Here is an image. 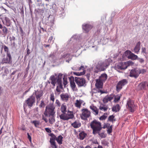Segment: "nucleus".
<instances>
[{
    "label": "nucleus",
    "instance_id": "obj_11",
    "mask_svg": "<svg viewBox=\"0 0 148 148\" xmlns=\"http://www.w3.org/2000/svg\"><path fill=\"white\" fill-rule=\"evenodd\" d=\"M34 94L36 98L37 103H38L40 101L41 97H42L43 95V91L42 90H38L35 91V92L33 93L32 95H34Z\"/></svg>",
    "mask_w": 148,
    "mask_h": 148
},
{
    "label": "nucleus",
    "instance_id": "obj_20",
    "mask_svg": "<svg viewBox=\"0 0 148 148\" xmlns=\"http://www.w3.org/2000/svg\"><path fill=\"white\" fill-rule=\"evenodd\" d=\"M90 108L92 110L94 114L96 115L98 114L99 110L96 106L92 105L90 106Z\"/></svg>",
    "mask_w": 148,
    "mask_h": 148
},
{
    "label": "nucleus",
    "instance_id": "obj_47",
    "mask_svg": "<svg viewBox=\"0 0 148 148\" xmlns=\"http://www.w3.org/2000/svg\"><path fill=\"white\" fill-rule=\"evenodd\" d=\"M115 69H122L121 63L119 64L116 65L115 66Z\"/></svg>",
    "mask_w": 148,
    "mask_h": 148
},
{
    "label": "nucleus",
    "instance_id": "obj_18",
    "mask_svg": "<svg viewBox=\"0 0 148 148\" xmlns=\"http://www.w3.org/2000/svg\"><path fill=\"white\" fill-rule=\"evenodd\" d=\"M49 136H51L50 140V143H52V144L53 145L54 144V142H55V140H56V136L53 133H50L49 134Z\"/></svg>",
    "mask_w": 148,
    "mask_h": 148
},
{
    "label": "nucleus",
    "instance_id": "obj_14",
    "mask_svg": "<svg viewBox=\"0 0 148 148\" xmlns=\"http://www.w3.org/2000/svg\"><path fill=\"white\" fill-rule=\"evenodd\" d=\"M92 27V25L88 24H85L82 25L83 29L86 32H88Z\"/></svg>",
    "mask_w": 148,
    "mask_h": 148
},
{
    "label": "nucleus",
    "instance_id": "obj_26",
    "mask_svg": "<svg viewBox=\"0 0 148 148\" xmlns=\"http://www.w3.org/2000/svg\"><path fill=\"white\" fill-rule=\"evenodd\" d=\"M87 134L84 131H82L79 134V138L80 140H83L87 136Z\"/></svg>",
    "mask_w": 148,
    "mask_h": 148
},
{
    "label": "nucleus",
    "instance_id": "obj_38",
    "mask_svg": "<svg viewBox=\"0 0 148 148\" xmlns=\"http://www.w3.org/2000/svg\"><path fill=\"white\" fill-rule=\"evenodd\" d=\"M100 131H99L98 133H97V134H98L99 136L102 138H105L106 137V133L105 132L103 131L101 132H100Z\"/></svg>",
    "mask_w": 148,
    "mask_h": 148
},
{
    "label": "nucleus",
    "instance_id": "obj_9",
    "mask_svg": "<svg viewBox=\"0 0 148 148\" xmlns=\"http://www.w3.org/2000/svg\"><path fill=\"white\" fill-rule=\"evenodd\" d=\"M127 83V79H124L118 82L116 86V90L119 92L122 88V87L126 85Z\"/></svg>",
    "mask_w": 148,
    "mask_h": 148
},
{
    "label": "nucleus",
    "instance_id": "obj_55",
    "mask_svg": "<svg viewBox=\"0 0 148 148\" xmlns=\"http://www.w3.org/2000/svg\"><path fill=\"white\" fill-rule=\"evenodd\" d=\"M42 119L44 120L46 123H47L48 122V120L43 115L42 116Z\"/></svg>",
    "mask_w": 148,
    "mask_h": 148
},
{
    "label": "nucleus",
    "instance_id": "obj_13",
    "mask_svg": "<svg viewBox=\"0 0 148 148\" xmlns=\"http://www.w3.org/2000/svg\"><path fill=\"white\" fill-rule=\"evenodd\" d=\"M125 55L129 58L132 60H136L138 58V56L137 55L132 53L129 50H127L125 51Z\"/></svg>",
    "mask_w": 148,
    "mask_h": 148
},
{
    "label": "nucleus",
    "instance_id": "obj_53",
    "mask_svg": "<svg viewBox=\"0 0 148 148\" xmlns=\"http://www.w3.org/2000/svg\"><path fill=\"white\" fill-rule=\"evenodd\" d=\"M53 37L52 36H51L49 38L48 41V42L49 43H50L51 42V40L53 39Z\"/></svg>",
    "mask_w": 148,
    "mask_h": 148
},
{
    "label": "nucleus",
    "instance_id": "obj_62",
    "mask_svg": "<svg viewBox=\"0 0 148 148\" xmlns=\"http://www.w3.org/2000/svg\"><path fill=\"white\" fill-rule=\"evenodd\" d=\"M139 61L141 63H142V62H143L144 61V60L143 59H142V58H139Z\"/></svg>",
    "mask_w": 148,
    "mask_h": 148
},
{
    "label": "nucleus",
    "instance_id": "obj_48",
    "mask_svg": "<svg viewBox=\"0 0 148 148\" xmlns=\"http://www.w3.org/2000/svg\"><path fill=\"white\" fill-rule=\"evenodd\" d=\"M2 47L4 48L5 51L7 52V53H9L8 52V48L7 47L4 45H2Z\"/></svg>",
    "mask_w": 148,
    "mask_h": 148
},
{
    "label": "nucleus",
    "instance_id": "obj_16",
    "mask_svg": "<svg viewBox=\"0 0 148 148\" xmlns=\"http://www.w3.org/2000/svg\"><path fill=\"white\" fill-rule=\"evenodd\" d=\"M61 99L64 101H67L70 98V95L67 93H62L60 95Z\"/></svg>",
    "mask_w": 148,
    "mask_h": 148
},
{
    "label": "nucleus",
    "instance_id": "obj_23",
    "mask_svg": "<svg viewBox=\"0 0 148 148\" xmlns=\"http://www.w3.org/2000/svg\"><path fill=\"white\" fill-rule=\"evenodd\" d=\"M108 108V106L104 104H101L99 107V109L104 112L107 111Z\"/></svg>",
    "mask_w": 148,
    "mask_h": 148
},
{
    "label": "nucleus",
    "instance_id": "obj_19",
    "mask_svg": "<svg viewBox=\"0 0 148 148\" xmlns=\"http://www.w3.org/2000/svg\"><path fill=\"white\" fill-rule=\"evenodd\" d=\"M140 42H138L137 43L136 46L134 49V51L135 53H138L139 52L140 48Z\"/></svg>",
    "mask_w": 148,
    "mask_h": 148
},
{
    "label": "nucleus",
    "instance_id": "obj_57",
    "mask_svg": "<svg viewBox=\"0 0 148 148\" xmlns=\"http://www.w3.org/2000/svg\"><path fill=\"white\" fill-rule=\"evenodd\" d=\"M45 130L48 133H51V130L49 128H45Z\"/></svg>",
    "mask_w": 148,
    "mask_h": 148
},
{
    "label": "nucleus",
    "instance_id": "obj_52",
    "mask_svg": "<svg viewBox=\"0 0 148 148\" xmlns=\"http://www.w3.org/2000/svg\"><path fill=\"white\" fill-rule=\"evenodd\" d=\"M56 103L58 107H60V103L59 101L57 99L56 100Z\"/></svg>",
    "mask_w": 148,
    "mask_h": 148
},
{
    "label": "nucleus",
    "instance_id": "obj_50",
    "mask_svg": "<svg viewBox=\"0 0 148 148\" xmlns=\"http://www.w3.org/2000/svg\"><path fill=\"white\" fill-rule=\"evenodd\" d=\"M126 63L128 66L130 65H132L134 64L133 62L131 61H129L126 62Z\"/></svg>",
    "mask_w": 148,
    "mask_h": 148
},
{
    "label": "nucleus",
    "instance_id": "obj_56",
    "mask_svg": "<svg viewBox=\"0 0 148 148\" xmlns=\"http://www.w3.org/2000/svg\"><path fill=\"white\" fill-rule=\"evenodd\" d=\"M61 89L59 88V86H57L56 90L57 92H61Z\"/></svg>",
    "mask_w": 148,
    "mask_h": 148
},
{
    "label": "nucleus",
    "instance_id": "obj_33",
    "mask_svg": "<svg viewBox=\"0 0 148 148\" xmlns=\"http://www.w3.org/2000/svg\"><path fill=\"white\" fill-rule=\"evenodd\" d=\"M70 86L72 90H76L77 88L76 87V85L74 80H70Z\"/></svg>",
    "mask_w": 148,
    "mask_h": 148
},
{
    "label": "nucleus",
    "instance_id": "obj_45",
    "mask_svg": "<svg viewBox=\"0 0 148 148\" xmlns=\"http://www.w3.org/2000/svg\"><path fill=\"white\" fill-rule=\"evenodd\" d=\"M107 129H108L107 130V133L110 134L112 132V125L110 126V127Z\"/></svg>",
    "mask_w": 148,
    "mask_h": 148
},
{
    "label": "nucleus",
    "instance_id": "obj_12",
    "mask_svg": "<svg viewBox=\"0 0 148 148\" xmlns=\"http://www.w3.org/2000/svg\"><path fill=\"white\" fill-rule=\"evenodd\" d=\"M140 73V70L136 69H134L131 71L130 76L136 78L138 77Z\"/></svg>",
    "mask_w": 148,
    "mask_h": 148
},
{
    "label": "nucleus",
    "instance_id": "obj_58",
    "mask_svg": "<svg viewBox=\"0 0 148 148\" xmlns=\"http://www.w3.org/2000/svg\"><path fill=\"white\" fill-rule=\"evenodd\" d=\"M27 135L28 138L29 139V140L31 141V137L29 135V134L28 133H27Z\"/></svg>",
    "mask_w": 148,
    "mask_h": 148
},
{
    "label": "nucleus",
    "instance_id": "obj_28",
    "mask_svg": "<svg viewBox=\"0 0 148 148\" xmlns=\"http://www.w3.org/2000/svg\"><path fill=\"white\" fill-rule=\"evenodd\" d=\"M82 103V100H77L76 102L75 103V107L80 108L81 107V104Z\"/></svg>",
    "mask_w": 148,
    "mask_h": 148
},
{
    "label": "nucleus",
    "instance_id": "obj_25",
    "mask_svg": "<svg viewBox=\"0 0 148 148\" xmlns=\"http://www.w3.org/2000/svg\"><path fill=\"white\" fill-rule=\"evenodd\" d=\"M66 115L68 118L67 120L70 119H72L74 117V115L72 112L68 111L67 113H66Z\"/></svg>",
    "mask_w": 148,
    "mask_h": 148
},
{
    "label": "nucleus",
    "instance_id": "obj_36",
    "mask_svg": "<svg viewBox=\"0 0 148 148\" xmlns=\"http://www.w3.org/2000/svg\"><path fill=\"white\" fill-rule=\"evenodd\" d=\"M49 117V123L51 124H52L55 121V115L51 116Z\"/></svg>",
    "mask_w": 148,
    "mask_h": 148
},
{
    "label": "nucleus",
    "instance_id": "obj_32",
    "mask_svg": "<svg viewBox=\"0 0 148 148\" xmlns=\"http://www.w3.org/2000/svg\"><path fill=\"white\" fill-rule=\"evenodd\" d=\"M66 116V113H63L60 115L59 117L61 119L63 120H67L68 118H67Z\"/></svg>",
    "mask_w": 148,
    "mask_h": 148
},
{
    "label": "nucleus",
    "instance_id": "obj_43",
    "mask_svg": "<svg viewBox=\"0 0 148 148\" xmlns=\"http://www.w3.org/2000/svg\"><path fill=\"white\" fill-rule=\"evenodd\" d=\"M5 20L6 21V24H5L6 26L9 27L10 26L11 23L10 20L7 18H5Z\"/></svg>",
    "mask_w": 148,
    "mask_h": 148
},
{
    "label": "nucleus",
    "instance_id": "obj_6",
    "mask_svg": "<svg viewBox=\"0 0 148 148\" xmlns=\"http://www.w3.org/2000/svg\"><path fill=\"white\" fill-rule=\"evenodd\" d=\"M82 114L80 117L82 119L85 120L90 116L91 112L86 108H84L81 110Z\"/></svg>",
    "mask_w": 148,
    "mask_h": 148
},
{
    "label": "nucleus",
    "instance_id": "obj_35",
    "mask_svg": "<svg viewBox=\"0 0 148 148\" xmlns=\"http://www.w3.org/2000/svg\"><path fill=\"white\" fill-rule=\"evenodd\" d=\"M66 107L64 104H62L61 107V112L62 113L66 112Z\"/></svg>",
    "mask_w": 148,
    "mask_h": 148
},
{
    "label": "nucleus",
    "instance_id": "obj_63",
    "mask_svg": "<svg viewBox=\"0 0 148 148\" xmlns=\"http://www.w3.org/2000/svg\"><path fill=\"white\" fill-rule=\"evenodd\" d=\"M50 46V45L49 44L47 45H45V44L44 45V46L46 47H49Z\"/></svg>",
    "mask_w": 148,
    "mask_h": 148
},
{
    "label": "nucleus",
    "instance_id": "obj_37",
    "mask_svg": "<svg viewBox=\"0 0 148 148\" xmlns=\"http://www.w3.org/2000/svg\"><path fill=\"white\" fill-rule=\"evenodd\" d=\"M114 116L113 115L110 116L108 119V121H109L113 123L114 121H115V119H114Z\"/></svg>",
    "mask_w": 148,
    "mask_h": 148
},
{
    "label": "nucleus",
    "instance_id": "obj_40",
    "mask_svg": "<svg viewBox=\"0 0 148 148\" xmlns=\"http://www.w3.org/2000/svg\"><path fill=\"white\" fill-rule=\"evenodd\" d=\"M85 73V71H84L82 72H74L73 74L74 75L77 76H80L84 75Z\"/></svg>",
    "mask_w": 148,
    "mask_h": 148
},
{
    "label": "nucleus",
    "instance_id": "obj_42",
    "mask_svg": "<svg viewBox=\"0 0 148 148\" xmlns=\"http://www.w3.org/2000/svg\"><path fill=\"white\" fill-rule=\"evenodd\" d=\"M121 98V95H118L114 97V101L115 102L117 103L119 102Z\"/></svg>",
    "mask_w": 148,
    "mask_h": 148
},
{
    "label": "nucleus",
    "instance_id": "obj_5",
    "mask_svg": "<svg viewBox=\"0 0 148 148\" xmlns=\"http://www.w3.org/2000/svg\"><path fill=\"white\" fill-rule=\"evenodd\" d=\"M75 81L79 87H85L86 85V81L83 78L75 77Z\"/></svg>",
    "mask_w": 148,
    "mask_h": 148
},
{
    "label": "nucleus",
    "instance_id": "obj_46",
    "mask_svg": "<svg viewBox=\"0 0 148 148\" xmlns=\"http://www.w3.org/2000/svg\"><path fill=\"white\" fill-rule=\"evenodd\" d=\"M50 99L53 102L54 101V94L53 92H52L50 94Z\"/></svg>",
    "mask_w": 148,
    "mask_h": 148
},
{
    "label": "nucleus",
    "instance_id": "obj_2",
    "mask_svg": "<svg viewBox=\"0 0 148 148\" xmlns=\"http://www.w3.org/2000/svg\"><path fill=\"white\" fill-rule=\"evenodd\" d=\"M55 106L53 104H49L46 107L44 114L46 117H50L54 115L56 113Z\"/></svg>",
    "mask_w": 148,
    "mask_h": 148
},
{
    "label": "nucleus",
    "instance_id": "obj_22",
    "mask_svg": "<svg viewBox=\"0 0 148 148\" xmlns=\"http://www.w3.org/2000/svg\"><path fill=\"white\" fill-rule=\"evenodd\" d=\"M50 79L51 84L54 87L56 84L57 82V78H56L54 75H52L50 77Z\"/></svg>",
    "mask_w": 148,
    "mask_h": 148
},
{
    "label": "nucleus",
    "instance_id": "obj_7",
    "mask_svg": "<svg viewBox=\"0 0 148 148\" xmlns=\"http://www.w3.org/2000/svg\"><path fill=\"white\" fill-rule=\"evenodd\" d=\"M96 82L95 86L96 88L97 89V92H100L101 94L104 93L105 92L101 90L103 88V82L99 79H96Z\"/></svg>",
    "mask_w": 148,
    "mask_h": 148
},
{
    "label": "nucleus",
    "instance_id": "obj_10",
    "mask_svg": "<svg viewBox=\"0 0 148 148\" xmlns=\"http://www.w3.org/2000/svg\"><path fill=\"white\" fill-rule=\"evenodd\" d=\"M12 58L10 53H7L6 58L2 59L1 63L2 64H11L12 63Z\"/></svg>",
    "mask_w": 148,
    "mask_h": 148
},
{
    "label": "nucleus",
    "instance_id": "obj_4",
    "mask_svg": "<svg viewBox=\"0 0 148 148\" xmlns=\"http://www.w3.org/2000/svg\"><path fill=\"white\" fill-rule=\"evenodd\" d=\"M126 107L130 112H134L136 108L134 101L130 99H128L127 101Z\"/></svg>",
    "mask_w": 148,
    "mask_h": 148
},
{
    "label": "nucleus",
    "instance_id": "obj_21",
    "mask_svg": "<svg viewBox=\"0 0 148 148\" xmlns=\"http://www.w3.org/2000/svg\"><path fill=\"white\" fill-rule=\"evenodd\" d=\"M107 75L106 74L103 73L99 77V79L103 82H104L107 79Z\"/></svg>",
    "mask_w": 148,
    "mask_h": 148
},
{
    "label": "nucleus",
    "instance_id": "obj_60",
    "mask_svg": "<svg viewBox=\"0 0 148 148\" xmlns=\"http://www.w3.org/2000/svg\"><path fill=\"white\" fill-rule=\"evenodd\" d=\"M30 88H29L28 90H27L25 91L24 92V93H23V95H25L30 90Z\"/></svg>",
    "mask_w": 148,
    "mask_h": 148
},
{
    "label": "nucleus",
    "instance_id": "obj_64",
    "mask_svg": "<svg viewBox=\"0 0 148 148\" xmlns=\"http://www.w3.org/2000/svg\"><path fill=\"white\" fill-rule=\"evenodd\" d=\"M97 148H103L101 146L99 145L98 146Z\"/></svg>",
    "mask_w": 148,
    "mask_h": 148
},
{
    "label": "nucleus",
    "instance_id": "obj_59",
    "mask_svg": "<svg viewBox=\"0 0 148 148\" xmlns=\"http://www.w3.org/2000/svg\"><path fill=\"white\" fill-rule=\"evenodd\" d=\"M30 50L29 49L27 48V55H28L30 53Z\"/></svg>",
    "mask_w": 148,
    "mask_h": 148
},
{
    "label": "nucleus",
    "instance_id": "obj_8",
    "mask_svg": "<svg viewBox=\"0 0 148 148\" xmlns=\"http://www.w3.org/2000/svg\"><path fill=\"white\" fill-rule=\"evenodd\" d=\"M35 102V97L33 95L31 96L29 98L25 101V103L29 108L32 107Z\"/></svg>",
    "mask_w": 148,
    "mask_h": 148
},
{
    "label": "nucleus",
    "instance_id": "obj_17",
    "mask_svg": "<svg viewBox=\"0 0 148 148\" xmlns=\"http://www.w3.org/2000/svg\"><path fill=\"white\" fill-rule=\"evenodd\" d=\"M0 29H1L3 35L5 36L7 34L8 31V29L1 23H0Z\"/></svg>",
    "mask_w": 148,
    "mask_h": 148
},
{
    "label": "nucleus",
    "instance_id": "obj_15",
    "mask_svg": "<svg viewBox=\"0 0 148 148\" xmlns=\"http://www.w3.org/2000/svg\"><path fill=\"white\" fill-rule=\"evenodd\" d=\"M57 83L58 85L57 86H59V88L60 89H63V86L62 82V75L59 74L57 77Z\"/></svg>",
    "mask_w": 148,
    "mask_h": 148
},
{
    "label": "nucleus",
    "instance_id": "obj_29",
    "mask_svg": "<svg viewBox=\"0 0 148 148\" xmlns=\"http://www.w3.org/2000/svg\"><path fill=\"white\" fill-rule=\"evenodd\" d=\"M63 137L61 135H59L56 137V140L58 143L59 145H61L62 143Z\"/></svg>",
    "mask_w": 148,
    "mask_h": 148
},
{
    "label": "nucleus",
    "instance_id": "obj_44",
    "mask_svg": "<svg viewBox=\"0 0 148 148\" xmlns=\"http://www.w3.org/2000/svg\"><path fill=\"white\" fill-rule=\"evenodd\" d=\"M121 64L122 69H126L128 66L126 62H125L124 63H122Z\"/></svg>",
    "mask_w": 148,
    "mask_h": 148
},
{
    "label": "nucleus",
    "instance_id": "obj_30",
    "mask_svg": "<svg viewBox=\"0 0 148 148\" xmlns=\"http://www.w3.org/2000/svg\"><path fill=\"white\" fill-rule=\"evenodd\" d=\"M113 97H111L106 96L103 99V102L104 103H106L108 101H111Z\"/></svg>",
    "mask_w": 148,
    "mask_h": 148
},
{
    "label": "nucleus",
    "instance_id": "obj_27",
    "mask_svg": "<svg viewBox=\"0 0 148 148\" xmlns=\"http://www.w3.org/2000/svg\"><path fill=\"white\" fill-rule=\"evenodd\" d=\"M146 84V82H143L140 83L138 85L139 88L140 90L145 89Z\"/></svg>",
    "mask_w": 148,
    "mask_h": 148
},
{
    "label": "nucleus",
    "instance_id": "obj_31",
    "mask_svg": "<svg viewBox=\"0 0 148 148\" xmlns=\"http://www.w3.org/2000/svg\"><path fill=\"white\" fill-rule=\"evenodd\" d=\"M75 128H78L80 127L81 124L79 121H75L71 124Z\"/></svg>",
    "mask_w": 148,
    "mask_h": 148
},
{
    "label": "nucleus",
    "instance_id": "obj_1",
    "mask_svg": "<svg viewBox=\"0 0 148 148\" xmlns=\"http://www.w3.org/2000/svg\"><path fill=\"white\" fill-rule=\"evenodd\" d=\"M101 123L96 120H94L91 121L90 124L91 128L92 130V133L95 135L100 131L102 127Z\"/></svg>",
    "mask_w": 148,
    "mask_h": 148
},
{
    "label": "nucleus",
    "instance_id": "obj_61",
    "mask_svg": "<svg viewBox=\"0 0 148 148\" xmlns=\"http://www.w3.org/2000/svg\"><path fill=\"white\" fill-rule=\"evenodd\" d=\"M110 124L109 123H107L106 125V127L107 128H109L110 127Z\"/></svg>",
    "mask_w": 148,
    "mask_h": 148
},
{
    "label": "nucleus",
    "instance_id": "obj_34",
    "mask_svg": "<svg viewBox=\"0 0 148 148\" xmlns=\"http://www.w3.org/2000/svg\"><path fill=\"white\" fill-rule=\"evenodd\" d=\"M84 67L83 65H82L80 67H73L72 69L77 71H79L81 70H82L83 71L84 70Z\"/></svg>",
    "mask_w": 148,
    "mask_h": 148
},
{
    "label": "nucleus",
    "instance_id": "obj_39",
    "mask_svg": "<svg viewBox=\"0 0 148 148\" xmlns=\"http://www.w3.org/2000/svg\"><path fill=\"white\" fill-rule=\"evenodd\" d=\"M108 114L107 113H104L99 118V119L101 120H105L107 117Z\"/></svg>",
    "mask_w": 148,
    "mask_h": 148
},
{
    "label": "nucleus",
    "instance_id": "obj_41",
    "mask_svg": "<svg viewBox=\"0 0 148 148\" xmlns=\"http://www.w3.org/2000/svg\"><path fill=\"white\" fill-rule=\"evenodd\" d=\"M32 123L34 124L36 127H38L39 125L40 122L38 121L35 120L31 122Z\"/></svg>",
    "mask_w": 148,
    "mask_h": 148
},
{
    "label": "nucleus",
    "instance_id": "obj_54",
    "mask_svg": "<svg viewBox=\"0 0 148 148\" xmlns=\"http://www.w3.org/2000/svg\"><path fill=\"white\" fill-rule=\"evenodd\" d=\"M67 83V81L66 79L63 78V84L64 86H66Z\"/></svg>",
    "mask_w": 148,
    "mask_h": 148
},
{
    "label": "nucleus",
    "instance_id": "obj_3",
    "mask_svg": "<svg viewBox=\"0 0 148 148\" xmlns=\"http://www.w3.org/2000/svg\"><path fill=\"white\" fill-rule=\"evenodd\" d=\"M109 63L107 60L103 62H99L97 66V68L99 71L105 70L109 65Z\"/></svg>",
    "mask_w": 148,
    "mask_h": 148
},
{
    "label": "nucleus",
    "instance_id": "obj_51",
    "mask_svg": "<svg viewBox=\"0 0 148 148\" xmlns=\"http://www.w3.org/2000/svg\"><path fill=\"white\" fill-rule=\"evenodd\" d=\"M51 144V147L52 148H57V146L56 145L55 142H54V144L53 145L52 144V143H50Z\"/></svg>",
    "mask_w": 148,
    "mask_h": 148
},
{
    "label": "nucleus",
    "instance_id": "obj_49",
    "mask_svg": "<svg viewBox=\"0 0 148 148\" xmlns=\"http://www.w3.org/2000/svg\"><path fill=\"white\" fill-rule=\"evenodd\" d=\"M45 106V103L44 101L42 100L41 101V103L39 105V107L40 108H44Z\"/></svg>",
    "mask_w": 148,
    "mask_h": 148
},
{
    "label": "nucleus",
    "instance_id": "obj_24",
    "mask_svg": "<svg viewBox=\"0 0 148 148\" xmlns=\"http://www.w3.org/2000/svg\"><path fill=\"white\" fill-rule=\"evenodd\" d=\"M121 108L119 104H117L112 108V110L113 112H116L119 111Z\"/></svg>",
    "mask_w": 148,
    "mask_h": 148
}]
</instances>
